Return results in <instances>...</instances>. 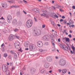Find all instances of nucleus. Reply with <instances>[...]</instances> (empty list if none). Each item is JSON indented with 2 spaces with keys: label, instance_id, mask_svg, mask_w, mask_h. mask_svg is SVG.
<instances>
[{
  "label": "nucleus",
  "instance_id": "nucleus-40",
  "mask_svg": "<svg viewBox=\"0 0 75 75\" xmlns=\"http://www.w3.org/2000/svg\"><path fill=\"white\" fill-rule=\"evenodd\" d=\"M18 51H21V52H23V50H21V48L20 49L18 50Z\"/></svg>",
  "mask_w": 75,
  "mask_h": 75
},
{
  "label": "nucleus",
  "instance_id": "nucleus-60",
  "mask_svg": "<svg viewBox=\"0 0 75 75\" xmlns=\"http://www.w3.org/2000/svg\"><path fill=\"white\" fill-rule=\"evenodd\" d=\"M17 56V54L15 53L14 54V56Z\"/></svg>",
  "mask_w": 75,
  "mask_h": 75
},
{
  "label": "nucleus",
  "instance_id": "nucleus-25",
  "mask_svg": "<svg viewBox=\"0 0 75 75\" xmlns=\"http://www.w3.org/2000/svg\"><path fill=\"white\" fill-rule=\"evenodd\" d=\"M72 49L73 50V52H75L74 51H75V47H74V46L73 45V44L72 45Z\"/></svg>",
  "mask_w": 75,
  "mask_h": 75
},
{
  "label": "nucleus",
  "instance_id": "nucleus-36",
  "mask_svg": "<svg viewBox=\"0 0 75 75\" xmlns=\"http://www.w3.org/2000/svg\"><path fill=\"white\" fill-rule=\"evenodd\" d=\"M8 46H9L8 47L9 48V49L11 48V45L10 44H9L8 45Z\"/></svg>",
  "mask_w": 75,
  "mask_h": 75
},
{
  "label": "nucleus",
  "instance_id": "nucleus-51",
  "mask_svg": "<svg viewBox=\"0 0 75 75\" xmlns=\"http://www.w3.org/2000/svg\"><path fill=\"white\" fill-rule=\"evenodd\" d=\"M62 18H63V19H64V18H65V16H62Z\"/></svg>",
  "mask_w": 75,
  "mask_h": 75
},
{
  "label": "nucleus",
  "instance_id": "nucleus-16",
  "mask_svg": "<svg viewBox=\"0 0 75 75\" xmlns=\"http://www.w3.org/2000/svg\"><path fill=\"white\" fill-rule=\"evenodd\" d=\"M50 66V64L48 63H46L44 65V67L46 68H48Z\"/></svg>",
  "mask_w": 75,
  "mask_h": 75
},
{
  "label": "nucleus",
  "instance_id": "nucleus-59",
  "mask_svg": "<svg viewBox=\"0 0 75 75\" xmlns=\"http://www.w3.org/2000/svg\"><path fill=\"white\" fill-rule=\"evenodd\" d=\"M58 42H60V38H59L58 39Z\"/></svg>",
  "mask_w": 75,
  "mask_h": 75
},
{
  "label": "nucleus",
  "instance_id": "nucleus-47",
  "mask_svg": "<svg viewBox=\"0 0 75 75\" xmlns=\"http://www.w3.org/2000/svg\"><path fill=\"white\" fill-rule=\"evenodd\" d=\"M42 28H45V25H42Z\"/></svg>",
  "mask_w": 75,
  "mask_h": 75
},
{
  "label": "nucleus",
  "instance_id": "nucleus-20",
  "mask_svg": "<svg viewBox=\"0 0 75 75\" xmlns=\"http://www.w3.org/2000/svg\"><path fill=\"white\" fill-rule=\"evenodd\" d=\"M65 40L66 42H69L70 41V39H69V38H66Z\"/></svg>",
  "mask_w": 75,
  "mask_h": 75
},
{
  "label": "nucleus",
  "instance_id": "nucleus-10",
  "mask_svg": "<svg viewBox=\"0 0 75 75\" xmlns=\"http://www.w3.org/2000/svg\"><path fill=\"white\" fill-rule=\"evenodd\" d=\"M12 23L13 25H16L17 24V20L16 19H14L12 21Z\"/></svg>",
  "mask_w": 75,
  "mask_h": 75
},
{
  "label": "nucleus",
  "instance_id": "nucleus-58",
  "mask_svg": "<svg viewBox=\"0 0 75 75\" xmlns=\"http://www.w3.org/2000/svg\"><path fill=\"white\" fill-rule=\"evenodd\" d=\"M57 25L58 26V27H61V25L59 24H57Z\"/></svg>",
  "mask_w": 75,
  "mask_h": 75
},
{
  "label": "nucleus",
  "instance_id": "nucleus-38",
  "mask_svg": "<svg viewBox=\"0 0 75 75\" xmlns=\"http://www.w3.org/2000/svg\"><path fill=\"white\" fill-rule=\"evenodd\" d=\"M4 57H7V54H4Z\"/></svg>",
  "mask_w": 75,
  "mask_h": 75
},
{
  "label": "nucleus",
  "instance_id": "nucleus-55",
  "mask_svg": "<svg viewBox=\"0 0 75 75\" xmlns=\"http://www.w3.org/2000/svg\"><path fill=\"white\" fill-rule=\"evenodd\" d=\"M74 27H75V25H71L72 27L73 28H74Z\"/></svg>",
  "mask_w": 75,
  "mask_h": 75
},
{
  "label": "nucleus",
  "instance_id": "nucleus-63",
  "mask_svg": "<svg viewBox=\"0 0 75 75\" xmlns=\"http://www.w3.org/2000/svg\"><path fill=\"white\" fill-rule=\"evenodd\" d=\"M29 50L28 48H26L25 49V50Z\"/></svg>",
  "mask_w": 75,
  "mask_h": 75
},
{
  "label": "nucleus",
  "instance_id": "nucleus-56",
  "mask_svg": "<svg viewBox=\"0 0 75 75\" xmlns=\"http://www.w3.org/2000/svg\"><path fill=\"white\" fill-rule=\"evenodd\" d=\"M67 38H63V40H64H64H65Z\"/></svg>",
  "mask_w": 75,
  "mask_h": 75
},
{
  "label": "nucleus",
  "instance_id": "nucleus-5",
  "mask_svg": "<svg viewBox=\"0 0 75 75\" xmlns=\"http://www.w3.org/2000/svg\"><path fill=\"white\" fill-rule=\"evenodd\" d=\"M59 45L62 48H64L65 50H66L67 51L68 50V47L66 46L65 45L63 44H59Z\"/></svg>",
  "mask_w": 75,
  "mask_h": 75
},
{
  "label": "nucleus",
  "instance_id": "nucleus-1",
  "mask_svg": "<svg viewBox=\"0 0 75 75\" xmlns=\"http://www.w3.org/2000/svg\"><path fill=\"white\" fill-rule=\"evenodd\" d=\"M4 72H6V75H10V71L8 70V66L7 65L4 64L2 66Z\"/></svg>",
  "mask_w": 75,
  "mask_h": 75
},
{
  "label": "nucleus",
  "instance_id": "nucleus-44",
  "mask_svg": "<svg viewBox=\"0 0 75 75\" xmlns=\"http://www.w3.org/2000/svg\"><path fill=\"white\" fill-rule=\"evenodd\" d=\"M23 1H24L25 3H27V1H25V0H23Z\"/></svg>",
  "mask_w": 75,
  "mask_h": 75
},
{
  "label": "nucleus",
  "instance_id": "nucleus-62",
  "mask_svg": "<svg viewBox=\"0 0 75 75\" xmlns=\"http://www.w3.org/2000/svg\"><path fill=\"white\" fill-rule=\"evenodd\" d=\"M23 32L24 33H26V32H25V30H23Z\"/></svg>",
  "mask_w": 75,
  "mask_h": 75
},
{
  "label": "nucleus",
  "instance_id": "nucleus-42",
  "mask_svg": "<svg viewBox=\"0 0 75 75\" xmlns=\"http://www.w3.org/2000/svg\"><path fill=\"white\" fill-rule=\"evenodd\" d=\"M64 21V20H63V19H60V22H62V21Z\"/></svg>",
  "mask_w": 75,
  "mask_h": 75
},
{
  "label": "nucleus",
  "instance_id": "nucleus-54",
  "mask_svg": "<svg viewBox=\"0 0 75 75\" xmlns=\"http://www.w3.org/2000/svg\"><path fill=\"white\" fill-rule=\"evenodd\" d=\"M12 69H13V70H14V69H15V67H12Z\"/></svg>",
  "mask_w": 75,
  "mask_h": 75
},
{
  "label": "nucleus",
  "instance_id": "nucleus-31",
  "mask_svg": "<svg viewBox=\"0 0 75 75\" xmlns=\"http://www.w3.org/2000/svg\"><path fill=\"white\" fill-rule=\"evenodd\" d=\"M40 16H47V15L45 14V13H43V14H41Z\"/></svg>",
  "mask_w": 75,
  "mask_h": 75
},
{
  "label": "nucleus",
  "instance_id": "nucleus-24",
  "mask_svg": "<svg viewBox=\"0 0 75 75\" xmlns=\"http://www.w3.org/2000/svg\"><path fill=\"white\" fill-rule=\"evenodd\" d=\"M14 51H15L14 50H11L10 51V52L12 54H13V55H14V54L16 53H15V52H14Z\"/></svg>",
  "mask_w": 75,
  "mask_h": 75
},
{
  "label": "nucleus",
  "instance_id": "nucleus-8",
  "mask_svg": "<svg viewBox=\"0 0 75 75\" xmlns=\"http://www.w3.org/2000/svg\"><path fill=\"white\" fill-rule=\"evenodd\" d=\"M36 71V70L35 69L33 68H30V72L31 74H33Z\"/></svg>",
  "mask_w": 75,
  "mask_h": 75
},
{
  "label": "nucleus",
  "instance_id": "nucleus-53",
  "mask_svg": "<svg viewBox=\"0 0 75 75\" xmlns=\"http://www.w3.org/2000/svg\"><path fill=\"white\" fill-rule=\"evenodd\" d=\"M23 12L24 14H27V12H26L25 11H23Z\"/></svg>",
  "mask_w": 75,
  "mask_h": 75
},
{
  "label": "nucleus",
  "instance_id": "nucleus-41",
  "mask_svg": "<svg viewBox=\"0 0 75 75\" xmlns=\"http://www.w3.org/2000/svg\"><path fill=\"white\" fill-rule=\"evenodd\" d=\"M22 70H23V71H24V70H25V67H24L22 68Z\"/></svg>",
  "mask_w": 75,
  "mask_h": 75
},
{
  "label": "nucleus",
  "instance_id": "nucleus-49",
  "mask_svg": "<svg viewBox=\"0 0 75 75\" xmlns=\"http://www.w3.org/2000/svg\"><path fill=\"white\" fill-rule=\"evenodd\" d=\"M68 36L69 37V38H71L72 37V36L70 34L68 35Z\"/></svg>",
  "mask_w": 75,
  "mask_h": 75
},
{
  "label": "nucleus",
  "instance_id": "nucleus-29",
  "mask_svg": "<svg viewBox=\"0 0 75 75\" xmlns=\"http://www.w3.org/2000/svg\"><path fill=\"white\" fill-rule=\"evenodd\" d=\"M17 7L16 5H13L11 7V8H16Z\"/></svg>",
  "mask_w": 75,
  "mask_h": 75
},
{
  "label": "nucleus",
  "instance_id": "nucleus-18",
  "mask_svg": "<svg viewBox=\"0 0 75 75\" xmlns=\"http://www.w3.org/2000/svg\"><path fill=\"white\" fill-rule=\"evenodd\" d=\"M47 60L48 62L52 61V59L50 57H48L47 58Z\"/></svg>",
  "mask_w": 75,
  "mask_h": 75
},
{
  "label": "nucleus",
  "instance_id": "nucleus-4",
  "mask_svg": "<svg viewBox=\"0 0 75 75\" xmlns=\"http://www.w3.org/2000/svg\"><path fill=\"white\" fill-rule=\"evenodd\" d=\"M35 47L34 44H30L29 46V50L31 51H34V50H35Z\"/></svg>",
  "mask_w": 75,
  "mask_h": 75
},
{
  "label": "nucleus",
  "instance_id": "nucleus-32",
  "mask_svg": "<svg viewBox=\"0 0 75 75\" xmlns=\"http://www.w3.org/2000/svg\"><path fill=\"white\" fill-rule=\"evenodd\" d=\"M67 21L65 20H64L63 21V23L64 24H67Z\"/></svg>",
  "mask_w": 75,
  "mask_h": 75
},
{
  "label": "nucleus",
  "instance_id": "nucleus-2",
  "mask_svg": "<svg viewBox=\"0 0 75 75\" xmlns=\"http://www.w3.org/2000/svg\"><path fill=\"white\" fill-rule=\"evenodd\" d=\"M33 21L32 20L30 19L28 20L26 22V25L28 28H29L33 25Z\"/></svg>",
  "mask_w": 75,
  "mask_h": 75
},
{
  "label": "nucleus",
  "instance_id": "nucleus-12",
  "mask_svg": "<svg viewBox=\"0 0 75 75\" xmlns=\"http://www.w3.org/2000/svg\"><path fill=\"white\" fill-rule=\"evenodd\" d=\"M37 45L39 47H42L43 45V43L42 42H39L37 43Z\"/></svg>",
  "mask_w": 75,
  "mask_h": 75
},
{
  "label": "nucleus",
  "instance_id": "nucleus-7",
  "mask_svg": "<svg viewBox=\"0 0 75 75\" xmlns=\"http://www.w3.org/2000/svg\"><path fill=\"white\" fill-rule=\"evenodd\" d=\"M12 19V17L11 15H8L7 17V20L9 23H11V20Z\"/></svg>",
  "mask_w": 75,
  "mask_h": 75
},
{
  "label": "nucleus",
  "instance_id": "nucleus-64",
  "mask_svg": "<svg viewBox=\"0 0 75 75\" xmlns=\"http://www.w3.org/2000/svg\"><path fill=\"white\" fill-rule=\"evenodd\" d=\"M73 41H75V38H74L73 39Z\"/></svg>",
  "mask_w": 75,
  "mask_h": 75
},
{
  "label": "nucleus",
  "instance_id": "nucleus-45",
  "mask_svg": "<svg viewBox=\"0 0 75 75\" xmlns=\"http://www.w3.org/2000/svg\"><path fill=\"white\" fill-rule=\"evenodd\" d=\"M17 56H14V58L15 59H16L17 58Z\"/></svg>",
  "mask_w": 75,
  "mask_h": 75
},
{
  "label": "nucleus",
  "instance_id": "nucleus-57",
  "mask_svg": "<svg viewBox=\"0 0 75 75\" xmlns=\"http://www.w3.org/2000/svg\"><path fill=\"white\" fill-rule=\"evenodd\" d=\"M4 46V43L2 44L1 45V47H3Z\"/></svg>",
  "mask_w": 75,
  "mask_h": 75
},
{
  "label": "nucleus",
  "instance_id": "nucleus-50",
  "mask_svg": "<svg viewBox=\"0 0 75 75\" xmlns=\"http://www.w3.org/2000/svg\"><path fill=\"white\" fill-rule=\"evenodd\" d=\"M72 8L73 9H75V6H72Z\"/></svg>",
  "mask_w": 75,
  "mask_h": 75
},
{
  "label": "nucleus",
  "instance_id": "nucleus-26",
  "mask_svg": "<svg viewBox=\"0 0 75 75\" xmlns=\"http://www.w3.org/2000/svg\"><path fill=\"white\" fill-rule=\"evenodd\" d=\"M2 20H4V18H3V17L2 16L1 18H0V23H1Z\"/></svg>",
  "mask_w": 75,
  "mask_h": 75
},
{
  "label": "nucleus",
  "instance_id": "nucleus-23",
  "mask_svg": "<svg viewBox=\"0 0 75 75\" xmlns=\"http://www.w3.org/2000/svg\"><path fill=\"white\" fill-rule=\"evenodd\" d=\"M8 2L10 3H14V0H12L11 1H8Z\"/></svg>",
  "mask_w": 75,
  "mask_h": 75
},
{
  "label": "nucleus",
  "instance_id": "nucleus-27",
  "mask_svg": "<svg viewBox=\"0 0 75 75\" xmlns=\"http://www.w3.org/2000/svg\"><path fill=\"white\" fill-rule=\"evenodd\" d=\"M39 52H44V51H45V50H43L42 49H40L39 50Z\"/></svg>",
  "mask_w": 75,
  "mask_h": 75
},
{
  "label": "nucleus",
  "instance_id": "nucleus-46",
  "mask_svg": "<svg viewBox=\"0 0 75 75\" xmlns=\"http://www.w3.org/2000/svg\"><path fill=\"white\" fill-rule=\"evenodd\" d=\"M59 11H61V12H63V11H64V10H63L61 9H59Z\"/></svg>",
  "mask_w": 75,
  "mask_h": 75
},
{
  "label": "nucleus",
  "instance_id": "nucleus-6",
  "mask_svg": "<svg viewBox=\"0 0 75 75\" xmlns=\"http://www.w3.org/2000/svg\"><path fill=\"white\" fill-rule=\"evenodd\" d=\"M14 35H10L9 36L8 38V40L9 41H13V40H14V38H15Z\"/></svg>",
  "mask_w": 75,
  "mask_h": 75
},
{
  "label": "nucleus",
  "instance_id": "nucleus-13",
  "mask_svg": "<svg viewBox=\"0 0 75 75\" xmlns=\"http://www.w3.org/2000/svg\"><path fill=\"white\" fill-rule=\"evenodd\" d=\"M24 45L25 47H28L29 46V45H30V43L28 42L27 41L24 43Z\"/></svg>",
  "mask_w": 75,
  "mask_h": 75
},
{
  "label": "nucleus",
  "instance_id": "nucleus-30",
  "mask_svg": "<svg viewBox=\"0 0 75 75\" xmlns=\"http://www.w3.org/2000/svg\"><path fill=\"white\" fill-rule=\"evenodd\" d=\"M19 31V29L17 28H16L14 30V31L15 32H17V31Z\"/></svg>",
  "mask_w": 75,
  "mask_h": 75
},
{
  "label": "nucleus",
  "instance_id": "nucleus-15",
  "mask_svg": "<svg viewBox=\"0 0 75 75\" xmlns=\"http://www.w3.org/2000/svg\"><path fill=\"white\" fill-rule=\"evenodd\" d=\"M51 41L52 45L53 46H55V40H54L52 37Z\"/></svg>",
  "mask_w": 75,
  "mask_h": 75
},
{
  "label": "nucleus",
  "instance_id": "nucleus-28",
  "mask_svg": "<svg viewBox=\"0 0 75 75\" xmlns=\"http://www.w3.org/2000/svg\"><path fill=\"white\" fill-rule=\"evenodd\" d=\"M52 51H56V49H55L54 47H53L52 49Z\"/></svg>",
  "mask_w": 75,
  "mask_h": 75
},
{
  "label": "nucleus",
  "instance_id": "nucleus-9",
  "mask_svg": "<svg viewBox=\"0 0 75 75\" xmlns=\"http://www.w3.org/2000/svg\"><path fill=\"white\" fill-rule=\"evenodd\" d=\"M43 39L44 41H48L50 40V37L48 36H44L43 38Z\"/></svg>",
  "mask_w": 75,
  "mask_h": 75
},
{
  "label": "nucleus",
  "instance_id": "nucleus-61",
  "mask_svg": "<svg viewBox=\"0 0 75 75\" xmlns=\"http://www.w3.org/2000/svg\"><path fill=\"white\" fill-rule=\"evenodd\" d=\"M16 38L17 39H20V37L18 36H17V37H16Z\"/></svg>",
  "mask_w": 75,
  "mask_h": 75
},
{
  "label": "nucleus",
  "instance_id": "nucleus-37",
  "mask_svg": "<svg viewBox=\"0 0 75 75\" xmlns=\"http://www.w3.org/2000/svg\"><path fill=\"white\" fill-rule=\"evenodd\" d=\"M54 16L55 17H56V18H58V16H57V14H55Z\"/></svg>",
  "mask_w": 75,
  "mask_h": 75
},
{
  "label": "nucleus",
  "instance_id": "nucleus-11",
  "mask_svg": "<svg viewBox=\"0 0 75 75\" xmlns=\"http://www.w3.org/2000/svg\"><path fill=\"white\" fill-rule=\"evenodd\" d=\"M1 5L2 7L3 8H6L7 7V4L5 2H2L1 3Z\"/></svg>",
  "mask_w": 75,
  "mask_h": 75
},
{
  "label": "nucleus",
  "instance_id": "nucleus-14",
  "mask_svg": "<svg viewBox=\"0 0 75 75\" xmlns=\"http://www.w3.org/2000/svg\"><path fill=\"white\" fill-rule=\"evenodd\" d=\"M41 30H38L37 32H36L35 33V34L36 35H41Z\"/></svg>",
  "mask_w": 75,
  "mask_h": 75
},
{
  "label": "nucleus",
  "instance_id": "nucleus-34",
  "mask_svg": "<svg viewBox=\"0 0 75 75\" xmlns=\"http://www.w3.org/2000/svg\"><path fill=\"white\" fill-rule=\"evenodd\" d=\"M51 22L52 24L53 25H54L55 23H54V21H51Z\"/></svg>",
  "mask_w": 75,
  "mask_h": 75
},
{
  "label": "nucleus",
  "instance_id": "nucleus-17",
  "mask_svg": "<svg viewBox=\"0 0 75 75\" xmlns=\"http://www.w3.org/2000/svg\"><path fill=\"white\" fill-rule=\"evenodd\" d=\"M33 11H34L35 12H36V13H40V10H39V9L35 8L33 9Z\"/></svg>",
  "mask_w": 75,
  "mask_h": 75
},
{
  "label": "nucleus",
  "instance_id": "nucleus-43",
  "mask_svg": "<svg viewBox=\"0 0 75 75\" xmlns=\"http://www.w3.org/2000/svg\"><path fill=\"white\" fill-rule=\"evenodd\" d=\"M17 14L18 15H20V12H17Z\"/></svg>",
  "mask_w": 75,
  "mask_h": 75
},
{
  "label": "nucleus",
  "instance_id": "nucleus-19",
  "mask_svg": "<svg viewBox=\"0 0 75 75\" xmlns=\"http://www.w3.org/2000/svg\"><path fill=\"white\" fill-rule=\"evenodd\" d=\"M46 72V70L44 69H42L41 71L40 72L42 73V74H44V73H45Z\"/></svg>",
  "mask_w": 75,
  "mask_h": 75
},
{
  "label": "nucleus",
  "instance_id": "nucleus-21",
  "mask_svg": "<svg viewBox=\"0 0 75 75\" xmlns=\"http://www.w3.org/2000/svg\"><path fill=\"white\" fill-rule=\"evenodd\" d=\"M66 72H67V69H64L62 70V73L63 74L66 73Z\"/></svg>",
  "mask_w": 75,
  "mask_h": 75
},
{
  "label": "nucleus",
  "instance_id": "nucleus-3",
  "mask_svg": "<svg viewBox=\"0 0 75 75\" xmlns=\"http://www.w3.org/2000/svg\"><path fill=\"white\" fill-rule=\"evenodd\" d=\"M59 64L61 66H64L66 64V61L64 59H61L59 60Z\"/></svg>",
  "mask_w": 75,
  "mask_h": 75
},
{
  "label": "nucleus",
  "instance_id": "nucleus-48",
  "mask_svg": "<svg viewBox=\"0 0 75 75\" xmlns=\"http://www.w3.org/2000/svg\"><path fill=\"white\" fill-rule=\"evenodd\" d=\"M34 20H35V21L36 22L37 21V19H36V18H35V17H34Z\"/></svg>",
  "mask_w": 75,
  "mask_h": 75
},
{
  "label": "nucleus",
  "instance_id": "nucleus-35",
  "mask_svg": "<svg viewBox=\"0 0 75 75\" xmlns=\"http://www.w3.org/2000/svg\"><path fill=\"white\" fill-rule=\"evenodd\" d=\"M42 11L43 14H45V10L43 9H42Z\"/></svg>",
  "mask_w": 75,
  "mask_h": 75
},
{
  "label": "nucleus",
  "instance_id": "nucleus-22",
  "mask_svg": "<svg viewBox=\"0 0 75 75\" xmlns=\"http://www.w3.org/2000/svg\"><path fill=\"white\" fill-rule=\"evenodd\" d=\"M17 44H15V47L16 48H19V44L16 45Z\"/></svg>",
  "mask_w": 75,
  "mask_h": 75
},
{
  "label": "nucleus",
  "instance_id": "nucleus-39",
  "mask_svg": "<svg viewBox=\"0 0 75 75\" xmlns=\"http://www.w3.org/2000/svg\"><path fill=\"white\" fill-rule=\"evenodd\" d=\"M56 6H57V8H58L59 7H61V6H59L58 4Z\"/></svg>",
  "mask_w": 75,
  "mask_h": 75
},
{
  "label": "nucleus",
  "instance_id": "nucleus-52",
  "mask_svg": "<svg viewBox=\"0 0 75 75\" xmlns=\"http://www.w3.org/2000/svg\"><path fill=\"white\" fill-rule=\"evenodd\" d=\"M70 52L71 54H73V52H72V50H70Z\"/></svg>",
  "mask_w": 75,
  "mask_h": 75
},
{
  "label": "nucleus",
  "instance_id": "nucleus-33",
  "mask_svg": "<svg viewBox=\"0 0 75 75\" xmlns=\"http://www.w3.org/2000/svg\"><path fill=\"white\" fill-rule=\"evenodd\" d=\"M11 58H12V56L11 55H9L8 56V58L9 59H11Z\"/></svg>",
  "mask_w": 75,
  "mask_h": 75
}]
</instances>
